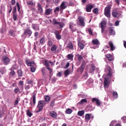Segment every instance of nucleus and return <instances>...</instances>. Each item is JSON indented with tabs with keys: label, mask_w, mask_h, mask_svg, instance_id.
<instances>
[{
	"label": "nucleus",
	"mask_w": 126,
	"mask_h": 126,
	"mask_svg": "<svg viewBox=\"0 0 126 126\" xmlns=\"http://www.w3.org/2000/svg\"><path fill=\"white\" fill-rule=\"evenodd\" d=\"M37 27V25L32 24V28L33 29V30H36V28Z\"/></svg>",
	"instance_id": "53"
},
{
	"label": "nucleus",
	"mask_w": 126,
	"mask_h": 126,
	"mask_svg": "<svg viewBox=\"0 0 126 126\" xmlns=\"http://www.w3.org/2000/svg\"><path fill=\"white\" fill-rule=\"evenodd\" d=\"M46 105H47V102H46L45 100L39 101L37 106V108L38 109V110H36V113L42 112V111H43L44 106H46Z\"/></svg>",
	"instance_id": "1"
},
{
	"label": "nucleus",
	"mask_w": 126,
	"mask_h": 126,
	"mask_svg": "<svg viewBox=\"0 0 126 126\" xmlns=\"http://www.w3.org/2000/svg\"><path fill=\"white\" fill-rule=\"evenodd\" d=\"M46 71V68L45 67H43L41 69V72L42 73V75H45V71Z\"/></svg>",
	"instance_id": "50"
},
{
	"label": "nucleus",
	"mask_w": 126,
	"mask_h": 126,
	"mask_svg": "<svg viewBox=\"0 0 126 126\" xmlns=\"http://www.w3.org/2000/svg\"><path fill=\"white\" fill-rule=\"evenodd\" d=\"M122 120L123 121L124 123L126 122V116H124L122 118Z\"/></svg>",
	"instance_id": "62"
},
{
	"label": "nucleus",
	"mask_w": 126,
	"mask_h": 126,
	"mask_svg": "<svg viewBox=\"0 0 126 126\" xmlns=\"http://www.w3.org/2000/svg\"><path fill=\"white\" fill-rule=\"evenodd\" d=\"M88 31L90 35H93V32H92V31L91 30V28L88 29Z\"/></svg>",
	"instance_id": "54"
},
{
	"label": "nucleus",
	"mask_w": 126,
	"mask_h": 126,
	"mask_svg": "<svg viewBox=\"0 0 126 126\" xmlns=\"http://www.w3.org/2000/svg\"><path fill=\"white\" fill-rule=\"evenodd\" d=\"M79 25L80 26H85V22H84V18L83 17L79 16L78 17Z\"/></svg>",
	"instance_id": "5"
},
{
	"label": "nucleus",
	"mask_w": 126,
	"mask_h": 126,
	"mask_svg": "<svg viewBox=\"0 0 126 126\" xmlns=\"http://www.w3.org/2000/svg\"><path fill=\"white\" fill-rule=\"evenodd\" d=\"M47 45L49 47H52V46H53V42H52V41H51V40H49L48 41Z\"/></svg>",
	"instance_id": "44"
},
{
	"label": "nucleus",
	"mask_w": 126,
	"mask_h": 126,
	"mask_svg": "<svg viewBox=\"0 0 126 126\" xmlns=\"http://www.w3.org/2000/svg\"><path fill=\"white\" fill-rule=\"evenodd\" d=\"M27 4L28 5H33V2H32V1H28Z\"/></svg>",
	"instance_id": "60"
},
{
	"label": "nucleus",
	"mask_w": 126,
	"mask_h": 126,
	"mask_svg": "<svg viewBox=\"0 0 126 126\" xmlns=\"http://www.w3.org/2000/svg\"><path fill=\"white\" fill-rule=\"evenodd\" d=\"M32 115L33 114H32V113L30 112V110L29 109L27 111V115L28 117H30H30H32Z\"/></svg>",
	"instance_id": "35"
},
{
	"label": "nucleus",
	"mask_w": 126,
	"mask_h": 126,
	"mask_svg": "<svg viewBox=\"0 0 126 126\" xmlns=\"http://www.w3.org/2000/svg\"><path fill=\"white\" fill-rule=\"evenodd\" d=\"M92 43L94 45H99V40H98L97 39H93L92 40Z\"/></svg>",
	"instance_id": "30"
},
{
	"label": "nucleus",
	"mask_w": 126,
	"mask_h": 126,
	"mask_svg": "<svg viewBox=\"0 0 126 126\" xmlns=\"http://www.w3.org/2000/svg\"><path fill=\"white\" fill-rule=\"evenodd\" d=\"M17 16H18V15L16 13L13 14V19L14 21H16L17 20Z\"/></svg>",
	"instance_id": "34"
},
{
	"label": "nucleus",
	"mask_w": 126,
	"mask_h": 126,
	"mask_svg": "<svg viewBox=\"0 0 126 126\" xmlns=\"http://www.w3.org/2000/svg\"><path fill=\"white\" fill-rule=\"evenodd\" d=\"M49 116H50V117H52V118H53L54 119L57 118V117L58 116L57 114V112H55V111H52L50 114H49Z\"/></svg>",
	"instance_id": "19"
},
{
	"label": "nucleus",
	"mask_w": 126,
	"mask_h": 126,
	"mask_svg": "<svg viewBox=\"0 0 126 126\" xmlns=\"http://www.w3.org/2000/svg\"><path fill=\"white\" fill-rule=\"evenodd\" d=\"M45 41V37H42L40 40V44H43L44 43V41Z\"/></svg>",
	"instance_id": "52"
},
{
	"label": "nucleus",
	"mask_w": 126,
	"mask_h": 126,
	"mask_svg": "<svg viewBox=\"0 0 126 126\" xmlns=\"http://www.w3.org/2000/svg\"><path fill=\"white\" fill-rule=\"evenodd\" d=\"M110 35H115V32L114 31V30L111 28L110 29V32H109Z\"/></svg>",
	"instance_id": "42"
},
{
	"label": "nucleus",
	"mask_w": 126,
	"mask_h": 126,
	"mask_svg": "<svg viewBox=\"0 0 126 126\" xmlns=\"http://www.w3.org/2000/svg\"><path fill=\"white\" fill-rule=\"evenodd\" d=\"M84 103H87V99H86V98L83 99L80 102H79V104L80 105H83Z\"/></svg>",
	"instance_id": "29"
},
{
	"label": "nucleus",
	"mask_w": 126,
	"mask_h": 126,
	"mask_svg": "<svg viewBox=\"0 0 126 126\" xmlns=\"http://www.w3.org/2000/svg\"><path fill=\"white\" fill-rule=\"evenodd\" d=\"M36 70V68L34 67H31V71L32 72H35V71Z\"/></svg>",
	"instance_id": "57"
},
{
	"label": "nucleus",
	"mask_w": 126,
	"mask_h": 126,
	"mask_svg": "<svg viewBox=\"0 0 126 126\" xmlns=\"http://www.w3.org/2000/svg\"><path fill=\"white\" fill-rule=\"evenodd\" d=\"M78 46L81 50L84 49V44L81 43L80 41L78 42Z\"/></svg>",
	"instance_id": "24"
},
{
	"label": "nucleus",
	"mask_w": 126,
	"mask_h": 126,
	"mask_svg": "<svg viewBox=\"0 0 126 126\" xmlns=\"http://www.w3.org/2000/svg\"><path fill=\"white\" fill-rule=\"evenodd\" d=\"M10 74L11 76H14V75H15V71L12 70L11 72H10Z\"/></svg>",
	"instance_id": "51"
},
{
	"label": "nucleus",
	"mask_w": 126,
	"mask_h": 126,
	"mask_svg": "<svg viewBox=\"0 0 126 126\" xmlns=\"http://www.w3.org/2000/svg\"><path fill=\"white\" fill-rule=\"evenodd\" d=\"M14 92L16 94H17L19 92V88H17L14 89Z\"/></svg>",
	"instance_id": "56"
},
{
	"label": "nucleus",
	"mask_w": 126,
	"mask_h": 126,
	"mask_svg": "<svg viewBox=\"0 0 126 126\" xmlns=\"http://www.w3.org/2000/svg\"><path fill=\"white\" fill-rule=\"evenodd\" d=\"M12 13L15 14L16 13V6H14L13 8Z\"/></svg>",
	"instance_id": "48"
},
{
	"label": "nucleus",
	"mask_w": 126,
	"mask_h": 126,
	"mask_svg": "<svg viewBox=\"0 0 126 126\" xmlns=\"http://www.w3.org/2000/svg\"><path fill=\"white\" fill-rule=\"evenodd\" d=\"M57 49H58V47L56 45L54 44L51 48V51L53 53H55L56 51H57Z\"/></svg>",
	"instance_id": "23"
},
{
	"label": "nucleus",
	"mask_w": 126,
	"mask_h": 126,
	"mask_svg": "<svg viewBox=\"0 0 126 126\" xmlns=\"http://www.w3.org/2000/svg\"><path fill=\"white\" fill-rule=\"evenodd\" d=\"M99 99L98 98H93L92 99V102H93V103H96L97 101H98Z\"/></svg>",
	"instance_id": "45"
},
{
	"label": "nucleus",
	"mask_w": 126,
	"mask_h": 126,
	"mask_svg": "<svg viewBox=\"0 0 126 126\" xmlns=\"http://www.w3.org/2000/svg\"><path fill=\"white\" fill-rule=\"evenodd\" d=\"M94 6L92 4H88L86 6V10L87 12H91V9L93 8Z\"/></svg>",
	"instance_id": "9"
},
{
	"label": "nucleus",
	"mask_w": 126,
	"mask_h": 126,
	"mask_svg": "<svg viewBox=\"0 0 126 126\" xmlns=\"http://www.w3.org/2000/svg\"><path fill=\"white\" fill-rule=\"evenodd\" d=\"M66 114H71V113H72V109H70V108H68L66 110Z\"/></svg>",
	"instance_id": "38"
},
{
	"label": "nucleus",
	"mask_w": 126,
	"mask_h": 126,
	"mask_svg": "<svg viewBox=\"0 0 126 126\" xmlns=\"http://www.w3.org/2000/svg\"><path fill=\"white\" fill-rule=\"evenodd\" d=\"M85 65H86V62H85V61H83L81 66L77 69V72L80 74H82V73H83V71H84Z\"/></svg>",
	"instance_id": "2"
},
{
	"label": "nucleus",
	"mask_w": 126,
	"mask_h": 126,
	"mask_svg": "<svg viewBox=\"0 0 126 126\" xmlns=\"http://www.w3.org/2000/svg\"><path fill=\"white\" fill-rule=\"evenodd\" d=\"M54 34L57 40H61L62 39V35L60 34L59 31H55Z\"/></svg>",
	"instance_id": "8"
},
{
	"label": "nucleus",
	"mask_w": 126,
	"mask_h": 126,
	"mask_svg": "<svg viewBox=\"0 0 126 126\" xmlns=\"http://www.w3.org/2000/svg\"><path fill=\"white\" fill-rule=\"evenodd\" d=\"M91 116V114H87L85 116V120L87 121V122H89L90 120V116Z\"/></svg>",
	"instance_id": "25"
},
{
	"label": "nucleus",
	"mask_w": 126,
	"mask_h": 126,
	"mask_svg": "<svg viewBox=\"0 0 126 126\" xmlns=\"http://www.w3.org/2000/svg\"><path fill=\"white\" fill-rule=\"evenodd\" d=\"M8 35L12 37H14L15 36V32L13 29H10L8 31Z\"/></svg>",
	"instance_id": "13"
},
{
	"label": "nucleus",
	"mask_w": 126,
	"mask_h": 126,
	"mask_svg": "<svg viewBox=\"0 0 126 126\" xmlns=\"http://www.w3.org/2000/svg\"><path fill=\"white\" fill-rule=\"evenodd\" d=\"M30 85H27L25 87V89L26 90H29V89H30Z\"/></svg>",
	"instance_id": "58"
},
{
	"label": "nucleus",
	"mask_w": 126,
	"mask_h": 126,
	"mask_svg": "<svg viewBox=\"0 0 126 126\" xmlns=\"http://www.w3.org/2000/svg\"><path fill=\"white\" fill-rule=\"evenodd\" d=\"M3 61L4 64L5 65H7V63H8L10 62V60L7 57H5V58H4V59H3Z\"/></svg>",
	"instance_id": "18"
},
{
	"label": "nucleus",
	"mask_w": 126,
	"mask_h": 126,
	"mask_svg": "<svg viewBox=\"0 0 126 126\" xmlns=\"http://www.w3.org/2000/svg\"><path fill=\"white\" fill-rule=\"evenodd\" d=\"M66 8V6L65 5V2L63 1L60 5V10H63V9H65Z\"/></svg>",
	"instance_id": "15"
},
{
	"label": "nucleus",
	"mask_w": 126,
	"mask_h": 126,
	"mask_svg": "<svg viewBox=\"0 0 126 126\" xmlns=\"http://www.w3.org/2000/svg\"><path fill=\"white\" fill-rule=\"evenodd\" d=\"M106 24L107 23H106V21L104 20L100 23L99 25L100 26V28H101V33H103L104 29H105Z\"/></svg>",
	"instance_id": "7"
},
{
	"label": "nucleus",
	"mask_w": 126,
	"mask_h": 126,
	"mask_svg": "<svg viewBox=\"0 0 126 126\" xmlns=\"http://www.w3.org/2000/svg\"><path fill=\"white\" fill-rule=\"evenodd\" d=\"M95 104L96 106H101V102H100V100H97L96 102H95Z\"/></svg>",
	"instance_id": "55"
},
{
	"label": "nucleus",
	"mask_w": 126,
	"mask_h": 126,
	"mask_svg": "<svg viewBox=\"0 0 126 126\" xmlns=\"http://www.w3.org/2000/svg\"><path fill=\"white\" fill-rule=\"evenodd\" d=\"M49 62H48L47 60H45L44 65L46 66V69L50 67V64L49 63Z\"/></svg>",
	"instance_id": "31"
},
{
	"label": "nucleus",
	"mask_w": 126,
	"mask_h": 126,
	"mask_svg": "<svg viewBox=\"0 0 126 126\" xmlns=\"http://www.w3.org/2000/svg\"><path fill=\"white\" fill-rule=\"evenodd\" d=\"M23 35H25V36H28V37L30 38L32 35V31H31V30H25Z\"/></svg>",
	"instance_id": "6"
},
{
	"label": "nucleus",
	"mask_w": 126,
	"mask_h": 126,
	"mask_svg": "<svg viewBox=\"0 0 126 126\" xmlns=\"http://www.w3.org/2000/svg\"><path fill=\"white\" fill-rule=\"evenodd\" d=\"M57 11H60V7H57L55 10H54V12H57Z\"/></svg>",
	"instance_id": "64"
},
{
	"label": "nucleus",
	"mask_w": 126,
	"mask_h": 126,
	"mask_svg": "<svg viewBox=\"0 0 126 126\" xmlns=\"http://www.w3.org/2000/svg\"><path fill=\"white\" fill-rule=\"evenodd\" d=\"M26 63L27 65H29V66H32V64H35V62L34 61L29 62L28 60H26Z\"/></svg>",
	"instance_id": "20"
},
{
	"label": "nucleus",
	"mask_w": 126,
	"mask_h": 126,
	"mask_svg": "<svg viewBox=\"0 0 126 126\" xmlns=\"http://www.w3.org/2000/svg\"><path fill=\"white\" fill-rule=\"evenodd\" d=\"M18 102H19V101L18 100V98H17L14 102V106H16V105L18 104Z\"/></svg>",
	"instance_id": "61"
},
{
	"label": "nucleus",
	"mask_w": 126,
	"mask_h": 126,
	"mask_svg": "<svg viewBox=\"0 0 126 126\" xmlns=\"http://www.w3.org/2000/svg\"><path fill=\"white\" fill-rule=\"evenodd\" d=\"M108 44L110 47L111 51H113L115 50V49H116V47H115V46H114V44L113 43V42H112L111 41H109L108 42Z\"/></svg>",
	"instance_id": "16"
},
{
	"label": "nucleus",
	"mask_w": 126,
	"mask_h": 126,
	"mask_svg": "<svg viewBox=\"0 0 126 126\" xmlns=\"http://www.w3.org/2000/svg\"><path fill=\"white\" fill-rule=\"evenodd\" d=\"M93 12L95 14H98V13L99 12V10H98V8H94L93 9Z\"/></svg>",
	"instance_id": "41"
},
{
	"label": "nucleus",
	"mask_w": 126,
	"mask_h": 126,
	"mask_svg": "<svg viewBox=\"0 0 126 126\" xmlns=\"http://www.w3.org/2000/svg\"><path fill=\"white\" fill-rule=\"evenodd\" d=\"M24 82L22 81H20L19 82V85H21V87H22V89H23V85H24Z\"/></svg>",
	"instance_id": "49"
},
{
	"label": "nucleus",
	"mask_w": 126,
	"mask_h": 126,
	"mask_svg": "<svg viewBox=\"0 0 126 126\" xmlns=\"http://www.w3.org/2000/svg\"><path fill=\"white\" fill-rule=\"evenodd\" d=\"M53 13V9L48 8L45 10L44 14L45 15H50Z\"/></svg>",
	"instance_id": "11"
},
{
	"label": "nucleus",
	"mask_w": 126,
	"mask_h": 126,
	"mask_svg": "<svg viewBox=\"0 0 126 126\" xmlns=\"http://www.w3.org/2000/svg\"><path fill=\"white\" fill-rule=\"evenodd\" d=\"M67 60H71L72 61L73 60V55L72 54H68L67 56Z\"/></svg>",
	"instance_id": "33"
},
{
	"label": "nucleus",
	"mask_w": 126,
	"mask_h": 126,
	"mask_svg": "<svg viewBox=\"0 0 126 126\" xmlns=\"http://www.w3.org/2000/svg\"><path fill=\"white\" fill-rule=\"evenodd\" d=\"M17 73L18 77H22L23 76V71L21 69H18Z\"/></svg>",
	"instance_id": "17"
},
{
	"label": "nucleus",
	"mask_w": 126,
	"mask_h": 126,
	"mask_svg": "<svg viewBox=\"0 0 126 126\" xmlns=\"http://www.w3.org/2000/svg\"><path fill=\"white\" fill-rule=\"evenodd\" d=\"M107 70H108V73L107 74V77L109 79L111 78V77L112 76V68H111L110 66H108L107 67Z\"/></svg>",
	"instance_id": "10"
},
{
	"label": "nucleus",
	"mask_w": 126,
	"mask_h": 126,
	"mask_svg": "<svg viewBox=\"0 0 126 126\" xmlns=\"http://www.w3.org/2000/svg\"><path fill=\"white\" fill-rule=\"evenodd\" d=\"M55 100H53L50 102V107H54L55 106Z\"/></svg>",
	"instance_id": "47"
},
{
	"label": "nucleus",
	"mask_w": 126,
	"mask_h": 126,
	"mask_svg": "<svg viewBox=\"0 0 126 126\" xmlns=\"http://www.w3.org/2000/svg\"><path fill=\"white\" fill-rule=\"evenodd\" d=\"M27 83H28V84H32L31 87L33 86L32 80L28 81Z\"/></svg>",
	"instance_id": "59"
},
{
	"label": "nucleus",
	"mask_w": 126,
	"mask_h": 126,
	"mask_svg": "<svg viewBox=\"0 0 126 126\" xmlns=\"http://www.w3.org/2000/svg\"><path fill=\"white\" fill-rule=\"evenodd\" d=\"M16 69V63L14 62L13 66H12V67L11 68V69L14 70V69Z\"/></svg>",
	"instance_id": "43"
},
{
	"label": "nucleus",
	"mask_w": 126,
	"mask_h": 126,
	"mask_svg": "<svg viewBox=\"0 0 126 126\" xmlns=\"http://www.w3.org/2000/svg\"><path fill=\"white\" fill-rule=\"evenodd\" d=\"M32 103L33 106L36 105V94H34L32 95Z\"/></svg>",
	"instance_id": "27"
},
{
	"label": "nucleus",
	"mask_w": 126,
	"mask_h": 126,
	"mask_svg": "<svg viewBox=\"0 0 126 126\" xmlns=\"http://www.w3.org/2000/svg\"><path fill=\"white\" fill-rule=\"evenodd\" d=\"M52 23L53 25H56V27L60 28V29H63V26H64V23L63 22H57L55 19H53Z\"/></svg>",
	"instance_id": "3"
},
{
	"label": "nucleus",
	"mask_w": 126,
	"mask_h": 126,
	"mask_svg": "<svg viewBox=\"0 0 126 126\" xmlns=\"http://www.w3.org/2000/svg\"><path fill=\"white\" fill-rule=\"evenodd\" d=\"M105 57L108 60V61H109V62H113V61H114V57L112 54H107L105 55Z\"/></svg>",
	"instance_id": "12"
},
{
	"label": "nucleus",
	"mask_w": 126,
	"mask_h": 126,
	"mask_svg": "<svg viewBox=\"0 0 126 126\" xmlns=\"http://www.w3.org/2000/svg\"><path fill=\"white\" fill-rule=\"evenodd\" d=\"M113 96L114 98H118V93L117 92H113Z\"/></svg>",
	"instance_id": "46"
},
{
	"label": "nucleus",
	"mask_w": 126,
	"mask_h": 126,
	"mask_svg": "<svg viewBox=\"0 0 126 126\" xmlns=\"http://www.w3.org/2000/svg\"><path fill=\"white\" fill-rule=\"evenodd\" d=\"M47 69L49 70V73L50 74V76H52L53 73H52V72L53 71V69L51 67H49V68H47Z\"/></svg>",
	"instance_id": "40"
},
{
	"label": "nucleus",
	"mask_w": 126,
	"mask_h": 126,
	"mask_svg": "<svg viewBox=\"0 0 126 126\" xmlns=\"http://www.w3.org/2000/svg\"><path fill=\"white\" fill-rule=\"evenodd\" d=\"M95 69H96V66H95L94 65H92L90 67V72H93L94 71H95Z\"/></svg>",
	"instance_id": "36"
},
{
	"label": "nucleus",
	"mask_w": 126,
	"mask_h": 126,
	"mask_svg": "<svg viewBox=\"0 0 126 126\" xmlns=\"http://www.w3.org/2000/svg\"><path fill=\"white\" fill-rule=\"evenodd\" d=\"M84 115V111L82 110L78 111V116H79L80 117H82V116Z\"/></svg>",
	"instance_id": "37"
},
{
	"label": "nucleus",
	"mask_w": 126,
	"mask_h": 126,
	"mask_svg": "<svg viewBox=\"0 0 126 126\" xmlns=\"http://www.w3.org/2000/svg\"><path fill=\"white\" fill-rule=\"evenodd\" d=\"M64 74L65 77H66L67 75H69V74H70V70L69 69H66V70H65Z\"/></svg>",
	"instance_id": "28"
},
{
	"label": "nucleus",
	"mask_w": 126,
	"mask_h": 126,
	"mask_svg": "<svg viewBox=\"0 0 126 126\" xmlns=\"http://www.w3.org/2000/svg\"><path fill=\"white\" fill-rule=\"evenodd\" d=\"M44 98L45 99L44 101L46 103L50 102V100H51V97L49 95H45Z\"/></svg>",
	"instance_id": "26"
},
{
	"label": "nucleus",
	"mask_w": 126,
	"mask_h": 126,
	"mask_svg": "<svg viewBox=\"0 0 126 126\" xmlns=\"http://www.w3.org/2000/svg\"><path fill=\"white\" fill-rule=\"evenodd\" d=\"M67 47L70 50H73V46L72 45V43L71 42L69 43Z\"/></svg>",
	"instance_id": "32"
},
{
	"label": "nucleus",
	"mask_w": 126,
	"mask_h": 126,
	"mask_svg": "<svg viewBox=\"0 0 126 126\" xmlns=\"http://www.w3.org/2000/svg\"><path fill=\"white\" fill-rule=\"evenodd\" d=\"M112 16H113V17H115L116 18H118L119 17V13L117 12L116 10H113V12H112Z\"/></svg>",
	"instance_id": "21"
},
{
	"label": "nucleus",
	"mask_w": 126,
	"mask_h": 126,
	"mask_svg": "<svg viewBox=\"0 0 126 126\" xmlns=\"http://www.w3.org/2000/svg\"><path fill=\"white\" fill-rule=\"evenodd\" d=\"M77 57H78V62H80V61H81V60L83 59V57H82V56H81L79 54H78Z\"/></svg>",
	"instance_id": "39"
},
{
	"label": "nucleus",
	"mask_w": 126,
	"mask_h": 126,
	"mask_svg": "<svg viewBox=\"0 0 126 126\" xmlns=\"http://www.w3.org/2000/svg\"><path fill=\"white\" fill-rule=\"evenodd\" d=\"M11 3L12 5H15V0H11Z\"/></svg>",
	"instance_id": "63"
},
{
	"label": "nucleus",
	"mask_w": 126,
	"mask_h": 126,
	"mask_svg": "<svg viewBox=\"0 0 126 126\" xmlns=\"http://www.w3.org/2000/svg\"><path fill=\"white\" fill-rule=\"evenodd\" d=\"M37 7L38 8V10L39 12H40V13H43V7H42V5H41L40 3H38Z\"/></svg>",
	"instance_id": "22"
},
{
	"label": "nucleus",
	"mask_w": 126,
	"mask_h": 126,
	"mask_svg": "<svg viewBox=\"0 0 126 126\" xmlns=\"http://www.w3.org/2000/svg\"><path fill=\"white\" fill-rule=\"evenodd\" d=\"M104 15L106 17L111 16V5H108L104 9Z\"/></svg>",
	"instance_id": "4"
},
{
	"label": "nucleus",
	"mask_w": 126,
	"mask_h": 126,
	"mask_svg": "<svg viewBox=\"0 0 126 126\" xmlns=\"http://www.w3.org/2000/svg\"><path fill=\"white\" fill-rule=\"evenodd\" d=\"M104 86L106 88V87H108L110 85V83L108 81V78H105L104 81Z\"/></svg>",
	"instance_id": "14"
}]
</instances>
